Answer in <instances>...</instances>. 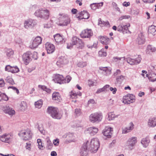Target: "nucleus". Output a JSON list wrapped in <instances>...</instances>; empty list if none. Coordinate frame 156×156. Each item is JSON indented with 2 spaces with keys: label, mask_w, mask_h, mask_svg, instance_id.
Here are the masks:
<instances>
[{
  "label": "nucleus",
  "mask_w": 156,
  "mask_h": 156,
  "mask_svg": "<svg viewBox=\"0 0 156 156\" xmlns=\"http://www.w3.org/2000/svg\"><path fill=\"white\" fill-rule=\"evenodd\" d=\"M85 143V144H87L88 150L94 153L97 152L100 146L98 140L97 138H93L90 142H89L87 141L86 143Z\"/></svg>",
  "instance_id": "obj_1"
},
{
  "label": "nucleus",
  "mask_w": 156,
  "mask_h": 156,
  "mask_svg": "<svg viewBox=\"0 0 156 156\" xmlns=\"http://www.w3.org/2000/svg\"><path fill=\"white\" fill-rule=\"evenodd\" d=\"M35 16L45 20L48 19L50 15V11L46 8H40L34 12Z\"/></svg>",
  "instance_id": "obj_2"
},
{
  "label": "nucleus",
  "mask_w": 156,
  "mask_h": 156,
  "mask_svg": "<svg viewBox=\"0 0 156 156\" xmlns=\"http://www.w3.org/2000/svg\"><path fill=\"white\" fill-rule=\"evenodd\" d=\"M47 112L55 119H59L62 117V115L59 112V111L56 108L52 106L48 107L47 109Z\"/></svg>",
  "instance_id": "obj_3"
},
{
  "label": "nucleus",
  "mask_w": 156,
  "mask_h": 156,
  "mask_svg": "<svg viewBox=\"0 0 156 156\" xmlns=\"http://www.w3.org/2000/svg\"><path fill=\"white\" fill-rule=\"evenodd\" d=\"M75 45L78 46V48H82L83 47L82 40L76 36H73L72 40V42L67 44V48L70 49L72 48L73 45Z\"/></svg>",
  "instance_id": "obj_4"
},
{
  "label": "nucleus",
  "mask_w": 156,
  "mask_h": 156,
  "mask_svg": "<svg viewBox=\"0 0 156 156\" xmlns=\"http://www.w3.org/2000/svg\"><path fill=\"white\" fill-rule=\"evenodd\" d=\"M60 16L59 17V23L58 25L61 26H67L70 23V18L68 15L64 14H59Z\"/></svg>",
  "instance_id": "obj_5"
},
{
  "label": "nucleus",
  "mask_w": 156,
  "mask_h": 156,
  "mask_svg": "<svg viewBox=\"0 0 156 156\" xmlns=\"http://www.w3.org/2000/svg\"><path fill=\"white\" fill-rule=\"evenodd\" d=\"M18 135L25 140H30L31 138L32 133L29 129L26 130H22L18 133Z\"/></svg>",
  "instance_id": "obj_6"
},
{
  "label": "nucleus",
  "mask_w": 156,
  "mask_h": 156,
  "mask_svg": "<svg viewBox=\"0 0 156 156\" xmlns=\"http://www.w3.org/2000/svg\"><path fill=\"white\" fill-rule=\"evenodd\" d=\"M102 118V114L97 112L91 114L89 117L90 121L93 123L100 122Z\"/></svg>",
  "instance_id": "obj_7"
},
{
  "label": "nucleus",
  "mask_w": 156,
  "mask_h": 156,
  "mask_svg": "<svg viewBox=\"0 0 156 156\" xmlns=\"http://www.w3.org/2000/svg\"><path fill=\"white\" fill-rule=\"evenodd\" d=\"M12 135L10 133H5L0 136V140L6 143L10 144L12 141Z\"/></svg>",
  "instance_id": "obj_8"
},
{
  "label": "nucleus",
  "mask_w": 156,
  "mask_h": 156,
  "mask_svg": "<svg viewBox=\"0 0 156 156\" xmlns=\"http://www.w3.org/2000/svg\"><path fill=\"white\" fill-rule=\"evenodd\" d=\"M135 101V97L132 94H128L123 96V102L125 104H129Z\"/></svg>",
  "instance_id": "obj_9"
},
{
  "label": "nucleus",
  "mask_w": 156,
  "mask_h": 156,
  "mask_svg": "<svg viewBox=\"0 0 156 156\" xmlns=\"http://www.w3.org/2000/svg\"><path fill=\"white\" fill-rule=\"evenodd\" d=\"M137 142V138L136 137H132L129 138L127 140L126 146L128 149L131 150L133 149Z\"/></svg>",
  "instance_id": "obj_10"
},
{
  "label": "nucleus",
  "mask_w": 156,
  "mask_h": 156,
  "mask_svg": "<svg viewBox=\"0 0 156 156\" xmlns=\"http://www.w3.org/2000/svg\"><path fill=\"white\" fill-rule=\"evenodd\" d=\"M141 59V56L138 55V57L136 58L133 59L130 58H127L125 59L127 62L131 65H136L140 63Z\"/></svg>",
  "instance_id": "obj_11"
},
{
  "label": "nucleus",
  "mask_w": 156,
  "mask_h": 156,
  "mask_svg": "<svg viewBox=\"0 0 156 156\" xmlns=\"http://www.w3.org/2000/svg\"><path fill=\"white\" fill-rule=\"evenodd\" d=\"M41 37L39 36H37L34 40L32 44L29 46V47L31 49H34L41 43Z\"/></svg>",
  "instance_id": "obj_12"
},
{
  "label": "nucleus",
  "mask_w": 156,
  "mask_h": 156,
  "mask_svg": "<svg viewBox=\"0 0 156 156\" xmlns=\"http://www.w3.org/2000/svg\"><path fill=\"white\" fill-rule=\"evenodd\" d=\"M130 26L129 23H128L125 25L120 24L117 27V31L119 32H122L123 34L127 33L129 32L128 27Z\"/></svg>",
  "instance_id": "obj_13"
},
{
  "label": "nucleus",
  "mask_w": 156,
  "mask_h": 156,
  "mask_svg": "<svg viewBox=\"0 0 156 156\" xmlns=\"http://www.w3.org/2000/svg\"><path fill=\"white\" fill-rule=\"evenodd\" d=\"M93 35L91 29H86L83 30L80 34V36L83 38H89Z\"/></svg>",
  "instance_id": "obj_14"
},
{
  "label": "nucleus",
  "mask_w": 156,
  "mask_h": 156,
  "mask_svg": "<svg viewBox=\"0 0 156 156\" xmlns=\"http://www.w3.org/2000/svg\"><path fill=\"white\" fill-rule=\"evenodd\" d=\"M31 52L28 51L24 53L23 55V59L25 64L27 65L32 60L30 56Z\"/></svg>",
  "instance_id": "obj_15"
},
{
  "label": "nucleus",
  "mask_w": 156,
  "mask_h": 156,
  "mask_svg": "<svg viewBox=\"0 0 156 156\" xmlns=\"http://www.w3.org/2000/svg\"><path fill=\"white\" fill-rule=\"evenodd\" d=\"M36 24V20L30 19L25 20L24 23V27L26 29L34 26Z\"/></svg>",
  "instance_id": "obj_16"
},
{
  "label": "nucleus",
  "mask_w": 156,
  "mask_h": 156,
  "mask_svg": "<svg viewBox=\"0 0 156 156\" xmlns=\"http://www.w3.org/2000/svg\"><path fill=\"white\" fill-rule=\"evenodd\" d=\"M112 132L113 129L112 128L107 127L104 129L103 133L105 136L109 138L111 137Z\"/></svg>",
  "instance_id": "obj_17"
},
{
  "label": "nucleus",
  "mask_w": 156,
  "mask_h": 156,
  "mask_svg": "<svg viewBox=\"0 0 156 156\" xmlns=\"http://www.w3.org/2000/svg\"><path fill=\"white\" fill-rule=\"evenodd\" d=\"M45 48L48 54L52 53L55 50V47L54 45L49 42H47L46 44Z\"/></svg>",
  "instance_id": "obj_18"
},
{
  "label": "nucleus",
  "mask_w": 156,
  "mask_h": 156,
  "mask_svg": "<svg viewBox=\"0 0 156 156\" xmlns=\"http://www.w3.org/2000/svg\"><path fill=\"white\" fill-rule=\"evenodd\" d=\"M53 80L55 83L62 84L63 83L65 79L62 75L57 74L55 75Z\"/></svg>",
  "instance_id": "obj_19"
},
{
  "label": "nucleus",
  "mask_w": 156,
  "mask_h": 156,
  "mask_svg": "<svg viewBox=\"0 0 156 156\" xmlns=\"http://www.w3.org/2000/svg\"><path fill=\"white\" fill-rule=\"evenodd\" d=\"M54 37L55 41L58 43L62 44L65 42L64 36L62 35L57 34L54 35Z\"/></svg>",
  "instance_id": "obj_20"
},
{
  "label": "nucleus",
  "mask_w": 156,
  "mask_h": 156,
  "mask_svg": "<svg viewBox=\"0 0 156 156\" xmlns=\"http://www.w3.org/2000/svg\"><path fill=\"white\" fill-rule=\"evenodd\" d=\"M79 14L80 15L78 17L80 19H88L90 17V15L87 12L86 10H83L79 12Z\"/></svg>",
  "instance_id": "obj_21"
},
{
  "label": "nucleus",
  "mask_w": 156,
  "mask_h": 156,
  "mask_svg": "<svg viewBox=\"0 0 156 156\" xmlns=\"http://www.w3.org/2000/svg\"><path fill=\"white\" fill-rule=\"evenodd\" d=\"M88 150L87 146V144L84 143L82 146L80 151V154L81 156H87L88 154L87 151Z\"/></svg>",
  "instance_id": "obj_22"
},
{
  "label": "nucleus",
  "mask_w": 156,
  "mask_h": 156,
  "mask_svg": "<svg viewBox=\"0 0 156 156\" xmlns=\"http://www.w3.org/2000/svg\"><path fill=\"white\" fill-rule=\"evenodd\" d=\"M68 61L65 57H61L59 58V60L57 62L56 64L59 67H60L61 65L67 64Z\"/></svg>",
  "instance_id": "obj_23"
},
{
  "label": "nucleus",
  "mask_w": 156,
  "mask_h": 156,
  "mask_svg": "<svg viewBox=\"0 0 156 156\" xmlns=\"http://www.w3.org/2000/svg\"><path fill=\"white\" fill-rule=\"evenodd\" d=\"M134 125L132 122H131L129 124V126L125 127L122 129V133L126 134L130 132L134 128Z\"/></svg>",
  "instance_id": "obj_24"
},
{
  "label": "nucleus",
  "mask_w": 156,
  "mask_h": 156,
  "mask_svg": "<svg viewBox=\"0 0 156 156\" xmlns=\"http://www.w3.org/2000/svg\"><path fill=\"white\" fill-rule=\"evenodd\" d=\"M148 125L149 127H154L156 126V118H150L148 121Z\"/></svg>",
  "instance_id": "obj_25"
},
{
  "label": "nucleus",
  "mask_w": 156,
  "mask_h": 156,
  "mask_svg": "<svg viewBox=\"0 0 156 156\" xmlns=\"http://www.w3.org/2000/svg\"><path fill=\"white\" fill-rule=\"evenodd\" d=\"M150 141L149 137L147 136L142 139L141 143L144 147H146L148 145Z\"/></svg>",
  "instance_id": "obj_26"
},
{
  "label": "nucleus",
  "mask_w": 156,
  "mask_h": 156,
  "mask_svg": "<svg viewBox=\"0 0 156 156\" xmlns=\"http://www.w3.org/2000/svg\"><path fill=\"white\" fill-rule=\"evenodd\" d=\"M136 41L139 44H144L145 42L144 36L142 34L139 35Z\"/></svg>",
  "instance_id": "obj_27"
},
{
  "label": "nucleus",
  "mask_w": 156,
  "mask_h": 156,
  "mask_svg": "<svg viewBox=\"0 0 156 156\" xmlns=\"http://www.w3.org/2000/svg\"><path fill=\"white\" fill-rule=\"evenodd\" d=\"M99 69L103 70L104 72L103 73L106 76H108L111 74V69H109L107 67H100Z\"/></svg>",
  "instance_id": "obj_28"
},
{
  "label": "nucleus",
  "mask_w": 156,
  "mask_h": 156,
  "mask_svg": "<svg viewBox=\"0 0 156 156\" xmlns=\"http://www.w3.org/2000/svg\"><path fill=\"white\" fill-rule=\"evenodd\" d=\"M87 131L91 135H94L96 134L98 131V128L94 127H92L88 128L87 129Z\"/></svg>",
  "instance_id": "obj_29"
},
{
  "label": "nucleus",
  "mask_w": 156,
  "mask_h": 156,
  "mask_svg": "<svg viewBox=\"0 0 156 156\" xmlns=\"http://www.w3.org/2000/svg\"><path fill=\"white\" fill-rule=\"evenodd\" d=\"M98 24L101 27L106 26L108 27H110V24L108 21H102L101 20V19L100 18H99L98 19Z\"/></svg>",
  "instance_id": "obj_30"
},
{
  "label": "nucleus",
  "mask_w": 156,
  "mask_h": 156,
  "mask_svg": "<svg viewBox=\"0 0 156 156\" xmlns=\"http://www.w3.org/2000/svg\"><path fill=\"white\" fill-rule=\"evenodd\" d=\"M52 98L54 100L59 101L61 99L59 94L57 92L53 93L52 95Z\"/></svg>",
  "instance_id": "obj_31"
},
{
  "label": "nucleus",
  "mask_w": 156,
  "mask_h": 156,
  "mask_svg": "<svg viewBox=\"0 0 156 156\" xmlns=\"http://www.w3.org/2000/svg\"><path fill=\"white\" fill-rule=\"evenodd\" d=\"M4 111L5 113L8 114L10 115H12L15 113V111L9 107L6 108Z\"/></svg>",
  "instance_id": "obj_32"
},
{
  "label": "nucleus",
  "mask_w": 156,
  "mask_h": 156,
  "mask_svg": "<svg viewBox=\"0 0 156 156\" xmlns=\"http://www.w3.org/2000/svg\"><path fill=\"white\" fill-rule=\"evenodd\" d=\"M99 38L101 43L103 44H106L109 40V39L106 36H101L99 37Z\"/></svg>",
  "instance_id": "obj_33"
},
{
  "label": "nucleus",
  "mask_w": 156,
  "mask_h": 156,
  "mask_svg": "<svg viewBox=\"0 0 156 156\" xmlns=\"http://www.w3.org/2000/svg\"><path fill=\"white\" fill-rule=\"evenodd\" d=\"M148 32L153 35L156 34V26L151 25L148 28Z\"/></svg>",
  "instance_id": "obj_34"
},
{
  "label": "nucleus",
  "mask_w": 156,
  "mask_h": 156,
  "mask_svg": "<svg viewBox=\"0 0 156 156\" xmlns=\"http://www.w3.org/2000/svg\"><path fill=\"white\" fill-rule=\"evenodd\" d=\"M8 100V98L7 96L5 94L0 92V101H7Z\"/></svg>",
  "instance_id": "obj_35"
},
{
  "label": "nucleus",
  "mask_w": 156,
  "mask_h": 156,
  "mask_svg": "<svg viewBox=\"0 0 156 156\" xmlns=\"http://www.w3.org/2000/svg\"><path fill=\"white\" fill-rule=\"evenodd\" d=\"M43 105L42 100H40L35 102L34 105L36 108L38 109L42 107Z\"/></svg>",
  "instance_id": "obj_36"
},
{
  "label": "nucleus",
  "mask_w": 156,
  "mask_h": 156,
  "mask_svg": "<svg viewBox=\"0 0 156 156\" xmlns=\"http://www.w3.org/2000/svg\"><path fill=\"white\" fill-rule=\"evenodd\" d=\"M20 109L22 111H25L27 108V105L26 103L24 101H22L20 105Z\"/></svg>",
  "instance_id": "obj_37"
},
{
  "label": "nucleus",
  "mask_w": 156,
  "mask_h": 156,
  "mask_svg": "<svg viewBox=\"0 0 156 156\" xmlns=\"http://www.w3.org/2000/svg\"><path fill=\"white\" fill-rule=\"evenodd\" d=\"M119 115H115L112 112H110L108 114V119L109 120H113L115 118L118 117Z\"/></svg>",
  "instance_id": "obj_38"
},
{
  "label": "nucleus",
  "mask_w": 156,
  "mask_h": 156,
  "mask_svg": "<svg viewBox=\"0 0 156 156\" xmlns=\"http://www.w3.org/2000/svg\"><path fill=\"white\" fill-rule=\"evenodd\" d=\"M7 56L8 57H11L14 54L13 51L11 49H8L6 51Z\"/></svg>",
  "instance_id": "obj_39"
},
{
  "label": "nucleus",
  "mask_w": 156,
  "mask_h": 156,
  "mask_svg": "<svg viewBox=\"0 0 156 156\" xmlns=\"http://www.w3.org/2000/svg\"><path fill=\"white\" fill-rule=\"evenodd\" d=\"M69 96L72 99H76L77 98V94L74 91H72L69 93Z\"/></svg>",
  "instance_id": "obj_40"
},
{
  "label": "nucleus",
  "mask_w": 156,
  "mask_h": 156,
  "mask_svg": "<svg viewBox=\"0 0 156 156\" xmlns=\"http://www.w3.org/2000/svg\"><path fill=\"white\" fill-rule=\"evenodd\" d=\"M148 78L150 81L154 82L156 81V74L155 73H153L151 76L148 77Z\"/></svg>",
  "instance_id": "obj_41"
},
{
  "label": "nucleus",
  "mask_w": 156,
  "mask_h": 156,
  "mask_svg": "<svg viewBox=\"0 0 156 156\" xmlns=\"http://www.w3.org/2000/svg\"><path fill=\"white\" fill-rule=\"evenodd\" d=\"M125 76L122 75L118 76L116 78V81L118 82H121L125 79Z\"/></svg>",
  "instance_id": "obj_42"
},
{
  "label": "nucleus",
  "mask_w": 156,
  "mask_h": 156,
  "mask_svg": "<svg viewBox=\"0 0 156 156\" xmlns=\"http://www.w3.org/2000/svg\"><path fill=\"white\" fill-rule=\"evenodd\" d=\"M147 50L151 52H154L156 51V48L152 45H149L147 47Z\"/></svg>",
  "instance_id": "obj_43"
},
{
  "label": "nucleus",
  "mask_w": 156,
  "mask_h": 156,
  "mask_svg": "<svg viewBox=\"0 0 156 156\" xmlns=\"http://www.w3.org/2000/svg\"><path fill=\"white\" fill-rule=\"evenodd\" d=\"M19 71V69L17 66H13L12 67L11 72L12 73H15L18 72Z\"/></svg>",
  "instance_id": "obj_44"
},
{
  "label": "nucleus",
  "mask_w": 156,
  "mask_h": 156,
  "mask_svg": "<svg viewBox=\"0 0 156 156\" xmlns=\"http://www.w3.org/2000/svg\"><path fill=\"white\" fill-rule=\"evenodd\" d=\"M98 55L99 56L104 57L106 56L107 54V53L104 49H102L99 51Z\"/></svg>",
  "instance_id": "obj_45"
},
{
  "label": "nucleus",
  "mask_w": 156,
  "mask_h": 156,
  "mask_svg": "<svg viewBox=\"0 0 156 156\" xmlns=\"http://www.w3.org/2000/svg\"><path fill=\"white\" fill-rule=\"evenodd\" d=\"M37 52L34 51L32 53H31L30 54V56L31 57V58L33 59L34 60H36L37 58Z\"/></svg>",
  "instance_id": "obj_46"
},
{
  "label": "nucleus",
  "mask_w": 156,
  "mask_h": 156,
  "mask_svg": "<svg viewBox=\"0 0 156 156\" xmlns=\"http://www.w3.org/2000/svg\"><path fill=\"white\" fill-rule=\"evenodd\" d=\"M88 85L90 87L96 86L97 85V82L95 80L94 81H92L91 80H89L88 82Z\"/></svg>",
  "instance_id": "obj_47"
},
{
  "label": "nucleus",
  "mask_w": 156,
  "mask_h": 156,
  "mask_svg": "<svg viewBox=\"0 0 156 156\" xmlns=\"http://www.w3.org/2000/svg\"><path fill=\"white\" fill-rule=\"evenodd\" d=\"M87 63L86 62H80L77 64L78 66L79 67L83 68L86 66Z\"/></svg>",
  "instance_id": "obj_48"
},
{
  "label": "nucleus",
  "mask_w": 156,
  "mask_h": 156,
  "mask_svg": "<svg viewBox=\"0 0 156 156\" xmlns=\"http://www.w3.org/2000/svg\"><path fill=\"white\" fill-rule=\"evenodd\" d=\"M53 145L52 143L50 140H47V148L51 149L52 148Z\"/></svg>",
  "instance_id": "obj_49"
},
{
  "label": "nucleus",
  "mask_w": 156,
  "mask_h": 156,
  "mask_svg": "<svg viewBox=\"0 0 156 156\" xmlns=\"http://www.w3.org/2000/svg\"><path fill=\"white\" fill-rule=\"evenodd\" d=\"M37 143L38 144V148L41 150H42L43 146L42 145L41 140L40 139H38L37 140Z\"/></svg>",
  "instance_id": "obj_50"
},
{
  "label": "nucleus",
  "mask_w": 156,
  "mask_h": 156,
  "mask_svg": "<svg viewBox=\"0 0 156 156\" xmlns=\"http://www.w3.org/2000/svg\"><path fill=\"white\" fill-rule=\"evenodd\" d=\"M38 128L41 134H44L45 133V130L42 125H38Z\"/></svg>",
  "instance_id": "obj_51"
},
{
  "label": "nucleus",
  "mask_w": 156,
  "mask_h": 156,
  "mask_svg": "<svg viewBox=\"0 0 156 156\" xmlns=\"http://www.w3.org/2000/svg\"><path fill=\"white\" fill-rule=\"evenodd\" d=\"M75 113L76 116H79L81 114V109L80 108L76 109L75 110Z\"/></svg>",
  "instance_id": "obj_52"
},
{
  "label": "nucleus",
  "mask_w": 156,
  "mask_h": 156,
  "mask_svg": "<svg viewBox=\"0 0 156 156\" xmlns=\"http://www.w3.org/2000/svg\"><path fill=\"white\" fill-rule=\"evenodd\" d=\"M121 73V71L119 69H117L116 70V71L114 72L113 73V76H119V75H120Z\"/></svg>",
  "instance_id": "obj_53"
},
{
  "label": "nucleus",
  "mask_w": 156,
  "mask_h": 156,
  "mask_svg": "<svg viewBox=\"0 0 156 156\" xmlns=\"http://www.w3.org/2000/svg\"><path fill=\"white\" fill-rule=\"evenodd\" d=\"M130 16L129 15H125V16H122L120 17L119 20H122L123 19H128L130 18Z\"/></svg>",
  "instance_id": "obj_54"
},
{
  "label": "nucleus",
  "mask_w": 156,
  "mask_h": 156,
  "mask_svg": "<svg viewBox=\"0 0 156 156\" xmlns=\"http://www.w3.org/2000/svg\"><path fill=\"white\" fill-rule=\"evenodd\" d=\"M12 88L14 91H16V92L17 94L19 93V90L16 87L13 86H10L8 87V89Z\"/></svg>",
  "instance_id": "obj_55"
},
{
  "label": "nucleus",
  "mask_w": 156,
  "mask_h": 156,
  "mask_svg": "<svg viewBox=\"0 0 156 156\" xmlns=\"http://www.w3.org/2000/svg\"><path fill=\"white\" fill-rule=\"evenodd\" d=\"M53 143L55 146H58L59 144V140L58 139L54 140L53 141Z\"/></svg>",
  "instance_id": "obj_56"
},
{
  "label": "nucleus",
  "mask_w": 156,
  "mask_h": 156,
  "mask_svg": "<svg viewBox=\"0 0 156 156\" xmlns=\"http://www.w3.org/2000/svg\"><path fill=\"white\" fill-rule=\"evenodd\" d=\"M112 4L113 5L114 7L118 11L120 12V9L117 6V4L115 2H113Z\"/></svg>",
  "instance_id": "obj_57"
},
{
  "label": "nucleus",
  "mask_w": 156,
  "mask_h": 156,
  "mask_svg": "<svg viewBox=\"0 0 156 156\" xmlns=\"http://www.w3.org/2000/svg\"><path fill=\"white\" fill-rule=\"evenodd\" d=\"M91 9L93 10H95L97 9L96 3L91 4L90 5Z\"/></svg>",
  "instance_id": "obj_58"
},
{
  "label": "nucleus",
  "mask_w": 156,
  "mask_h": 156,
  "mask_svg": "<svg viewBox=\"0 0 156 156\" xmlns=\"http://www.w3.org/2000/svg\"><path fill=\"white\" fill-rule=\"evenodd\" d=\"M71 80V77L69 76H66V77L65 79V82H66L67 83H68Z\"/></svg>",
  "instance_id": "obj_59"
},
{
  "label": "nucleus",
  "mask_w": 156,
  "mask_h": 156,
  "mask_svg": "<svg viewBox=\"0 0 156 156\" xmlns=\"http://www.w3.org/2000/svg\"><path fill=\"white\" fill-rule=\"evenodd\" d=\"M12 67V66H10V65H7L5 67V70L8 72H11Z\"/></svg>",
  "instance_id": "obj_60"
},
{
  "label": "nucleus",
  "mask_w": 156,
  "mask_h": 156,
  "mask_svg": "<svg viewBox=\"0 0 156 156\" xmlns=\"http://www.w3.org/2000/svg\"><path fill=\"white\" fill-rule=\"evenodd\" d=\"M97 9H99L103 5V2H101L99 3H96Z\"/></svg>",
  "instance_id": "obj_61"
},
{
  "label": "nucleus",
  "mask_w": 156,
  "mask_h": 156,
  "mask_svg": "<svg viewBox=\"0 0 156 156\" xmlns=\"http://www.w3.org/2000/svg\"><path fill=\"white\" fill-rule=\"evenodd\" d=\"M5 83L4 80L2 79H0V87H2L4 86Z\"/></svg>",
  "instance_id": "obj_62"
},
{
  "label": "nucleus",
  "mask_w": 156,
  "mask_h": 156,
  "mask_svg": "<svg viewBox=\"0 0 156 156\" xmlns=\"http://www.w3.org/2000/svg\"><path fill=\"white\" fill-rule=\"evenodd\" d=\"M6 80L7 82L10 83H11L12 84L14 83L12 79L11 78H9V79H8V78H7Z\"/></svg>",
  "instance_id": "obj_63"
},
{
  "label": "nucleus",
  "mask_w": 156,
  "mask_h": 156,
  "mask_svg": "<svg viewBox=\"0 0 156 156\" xmlns=\"http://www.w3.org/2000/svg\"><path fill=\"white\" fill-rule=\"evenodd\" d=\"M110 90L111 91H112V93L113 94H115L116 93V92L117 91V89L116 88H113L112 87H110Z\"/></svg>",
  "instance_id": "obj_64"
}]
</instances>
